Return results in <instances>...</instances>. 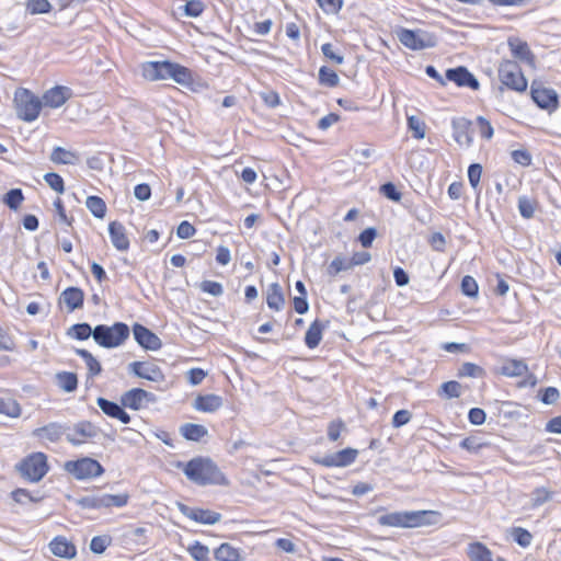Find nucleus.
Listing matches in <instances>:
<instances>
[{
  "instance_id": "f257e3e1",
  "label": "nucleus",
  "mask_w": 561,
  "mask_h": 561,
  "mask_svg": "<svg viewBox=\"0 0 561 561\" xmlns=\"http://www.w3.org/2000/svg\"><path fill=\"white\" fill-rule=\"evenodd\" d=\"M440 519L437 511L391 512L378 517V524L386 527L416 528L435 525Z\"/></svg>"
},
{
  "instance_id": "f03ea898",
  "label": "nucleus",
  "mask_w": 561,
  "mask_h": 561,
  "mask_svg": "<svg viewBox=\"0 0 561 561\" xmlns=\"http://www.w3.org/2000/svg\"><path fill=\"white\" fill-rule=\"evenodd\" d=\"M188 480L199 485H228L229 481L215 462L208 458H194L184 468Z\"/></svg>"
},
{
  "instance_id": "7ed1b4c3",
  "label": "nucleus",
  "mask_w": 561,
  "mask_h": 561,
  "mask_svg": "<svg viewBox=\"0 0 561 561\" xmlns=\"http://www.w3.org/2000/svg\"><path fill=\"white\" fill-rule=\"evenodd\" d=\"M145 79L150 81L173 79L176 83L186 84L191 80V71L170 61H147L141 65Z\"/></svg>"
},
{
  "instance_id": "20e7f679",
  "label": "nucleus",
  "mask_w": 561,
  "mask_h": 561,
  "mask_svg": "<svg viewBox=\"0 0 561 561\" xmlns=\"http://www.w3.org/2000/svg\"><path fill=\"white\" fill-rule=\"evenodd\" d=\"M129 333L128 325L123 322H116L111 327L99 324L94 328L93 340L104 348H115L124 344Z\"/></svg>"
},
{
  "instance_id": "39448f33",
  "label": "nucleus",
  "mask_w": 561,
  "mask_h": 561,
  "mask_svg": "<svg viewBox=\"0 0 561 561\" xmlns=\"http://www.w3.org/2000/svg\"><path fill=\"white\" fill-rule=\"evenodd\" d=\"M399 42L412 50H421L435 47L437 39L435 35L424 30L399 28L396 31Z\"/></svg>"
},
{
  "instance_id": "423d86ee",
  "label": "nucleus",
  "mask_w": 561,
  "mask_h": 561,
  "mask_svg": "<svg viewBox=\"0 0 561 561\" xmlns=\"http://www.w3.org/2000/svg\"><path fill=\"white\" fill-rule=\"evenodd\" d=\"M18 469L26 480L38 482L48 471L47 457L43 453H33L19 463Z\"/></svg>"
},
{
  "instance_id": "0eeeda50",
  "label": "nucleus",
  "mask_w": 561,
  "mask_h": 561,
  "mask_svg": "<svg viewBox=\"0 0 561 561\" xmlns=\"http://www.w3.org/2000/svg\"><path fill=\"white\" fill-rule=\"evenodd\" d=\"M14 103L18 116L25 122L35 121L42 108L41 100L28 90L16 91Z\"/></svg>"
},
{
  "instance_id": "6e6552de",
  "label": "nucleus",
  "mask_w": 561,
  "mask_h": 561,
  "mask_svg": "<svg viewBox=\"0 0 561 561\" xmlns=\"http://www.w3.org/2000/svg\"><path fill=\"white\" fill-rule=\"evenodd\" d=\"M499 77L504 85L517 92H524L527 88V80L516 61L503 60L499 67Z\"/></svg>"
},
{
  "instance_id": "1a4fd4ad",
  "label": "nucleus",
  "mask_w": 561,
  "mask_h": 561,
  "mask_svg": "<svg viewBox=\"0 0 561 561\" xmlns=\"http://www.w3.org/2000/svg\"><path fill=\"white\" fill-rule=\"evenodd\" d=\"M65 470L78 480L95 478L104 472L100 462L89 457L67 461L65 463Z\"/></svg>"
},
{
  "instance_id": "9d476101",
  "label": "nucleus",
  "mask_w": 561,
  "mask_h": 561,
  "mask_svg": "<svg viewBox=\"0 0 561 561\" xmlns=\"http://www.w3.org/2000/svg\"><path fill=\"white\" fill-rule=\"evenodd\" d=\"M157 401L152 392L146 391L141 388H133L121 397V403L124 408L130 410H140L147 408L149 403Z\"/></svg>"
},
{
  "instance_id": "9b49d317",
  "label": "nucleus",
  "mask_w": 561,
  "mask_h": 561,
  "mask_svg": "<svg viewBox=\"0 0 561 561\" xmlns=\"http://www.w3.org/2000/svg\"><path fill=\"white\" fill-rule=\"evenodd\" d=\"M358 456V450L354 448H345L340 451L314 458V462L323 467H347L352 465Z\"/></svg>"
},
{
  "instance_id": "f8f14e48",
  "label": "nucleus",
  "mask_w": 561,
  "mask_h": 561,
  "mask_svg": "<svg viewBox=\"0 0 561 561\" xmlns=\"http://www.w3.org/2000/svg\"><path fill=\"white\" fill-rule=\"evenodd\" d=\"M178 507L184 516L201 524L214 525L221 519V514L210 510L192 508L182 503H179Z\"/></svg>"
},
{
  "instance_id": "ddd939ff",
  "label": "nucleus",
  "mask_w": 561,
  "mask_h": 561,
  "mask_svg": "<svg viewBox=\"0 0 561 561\" xmlns=\"http://www.w3.org/2000/svg\"><path fill=\"white\" fill-rule=\"evenodd\" d=\"M471 125V121L465 117H455L451 119L453 137L459 146L468 148L472 145Z\"/></svg>"
},
{
  "instance_id": "4468645a",
  "label": "nucleus",
  "mask_w": 561,
  "mask_h": 561,
  "mask_svg": "<svg viewBox=\"0 0 561 561\" xmlns=\"http://www.w3.org/2000/svg\"><path fill=\"white\" fill-rule=\"evenodd\" d=\"M531 98L540 108L552 112L558 107V94L552 89L533 84Z\"/></svg>"
},
{
  "instance_id": "2eb2a0df",
  "label": "nucleus",
  "mask_w": 561,
  "mask_h": 561,
  "mask_svg": "<svg viewBox=\"0 0 561 561\" xmlns=\"http://www.w3.org/2000/svg\"><path fill=\"white\" fill-rule=\"evenodd\" d=\"M128 370L135 376L150 381L157 382L163 379L161 369L151 363L133 362L128 365Z\"/></svg>"
},
{
  "instance_id": "dca6fc26",
  "label": "nucleus",
  "mask_w": 561,
  "mask_h": 561,
  "mask_svg": "<svg viewBox=\"0 0 561 561\" xmlns=\"http://www.w3.org/2000/svg\"><path fill=\"white\" fill-rule=\"evenodd\" d=\"M133 333L136 342L146 350L157 351L162 345L159 336L141 324L136 323Z\"/></svg>"
},
{
  "instance_id": "f3484780",
  "label": "nucleus",
  "mask_w": 561,
  "mask_h": 561,
  "mask_svg": "<svg viewBox=\"0 0 561 561\" xmlns=\"http://www.w3.org/2000/svg\"><path fill=\"white\" fill-rule=\"evenodd\" d=\"M72 96V91L68 87L57 85L46 91L43 95L45 105L57 108L64 105Z\"/></svg>"
},
{
  "instance_id": "a211bd4d",
  "label": "nucleus",
  "mask_w": 561,
  "mask_h": 561,
  "mask_svg": "<svg viewBox=\"0 0 561 561\" xmlns=\"http://www.w3.org/2000/svg\"><path fill=\"white\" fill-rule=\"evenodd\" d=\"M446 78L459 87H468L472 90L479 89V81L465 67H457L446 71Z\"/></svg>"
},
{
  "instance_id": "6ab92c4d",
  "label": "nucleus",
  "mask_w": 561,
  "mask_h": 561,
  "mask_svg": "<svg viewBox=\"0 0 561 561\" xmlns=\"http://www.w3.org/2000/svg\"><path fill=\"white\" fill-rule=\"evenodd\" d=\"M66 432V426L60 423L51 422L45 426L37 427L32 432V436L39 440H48L50 443L58 442Z\"/></svg>"
},
{
  "instance_id": "aec40b11",
  "label": "nucleus",
  "mask_w": 561,
  "mask_h": 561,
  "mask_svg": "<svg viewBox=\"0 0 561 561\" xmlns=\"http://www.w3.org/2000/svg\"><path fill=\"white\" fill-rule=\"evenodd\" d=\"M507 45L514 58L530 66L535 64V56L526 42L512 36L507 39Z\"/></svg>"
},
{
  "instance_id": "412c9836",
  "label": "nucleus",
  "mask_w": 561,
  "mask_h": 561,
  "mask_svg": "<svg viewBox=\"0 0 561 561\" xmlns=\"http://www.w3.org/2000/svg\"><path fill=\"white\" fill-rule=\"evenodd\" d=\"M50 552L64 559H72L77 554L76 546L64 536H57L49 542Z\"/></svg>"
},
{
  "instance_id": "4be33fe9",
  "label": "nucleus",
  "mask_w": 561,
  "mask_h": 561,
  "mask_svg": "<svg viewBox=\"0 0 561 561\" xmlns=\"http://www.w3.org/2000/svg\"><path fill=\"white\" fill-rule=\"evenodd\" d=\"M96 403L102 412L107 416L117 419L124 424H128L130 422V416L125 412L123 405L104 398H98Z\"/></svg>"
},
{
  "instance_id": "5701e85b",
  "label": "nucleus",
  "mask_w": 561,
  "mask_h": 561,
  "mask_svg": "<svg viewBox=\"0 0 561 561\" xmlns=\"http://www.w3.org/2000/svg\"><path fill=\"white\" fill-rule=\"evenodd\" d=\"M96 435L95 427L90 422H80L76 424L71 433L67 434V440L72 445H81L85 438Z\"/></svg>"
},
{
  "instance_id": "b1692460",
  "label": "nucleus",
  "mask_w": 561,
  "mask_h": 561,
  "mask_svg": "<svg viewBox=\"0 0 561 561\" xmlns=\"http://www.w3.org/2000/svg\"><path fill=\"white\" fill-rule=\"evenodd\" d=\"M108 232L113 245L118 251H127L129 248V240L126 236L125 227L117 221H112L108 225Z\"/></svg>"
},
{
  "instance_id": "393cba45",
  "label": "nucleus",
  "mask_w": 561,
  "mask_h": 561,
  "mask_svg": "<svg viewBox=\"0 0 561 561\" xmlns=\"http://www.w3.org/2000/svg\"><path fill=\"white\" fill-rule=\"evenodd\" d=\"M222 398L217 394H205L197 396L193 407L197 411L213 413L222 407Z\"/></svg>"
},
{
  "instance_id": "a878e982",
  "label": "nucleus",
  "mask_w": 561,
  "mask_h": 561,
  "mask_svg": "<svg viewBox=\"0 0 561 561\" xmlns=\"http://www.w3.org/2000/svg\"><path fill=\"white\" fill-rule=\"evenodd\" d=\"M84 294L78 287H69L65 289L60 295V302H64L68 311H73L78 308H81L83 305Z\"/></svg>"
},
{
  "instance_id": "bb28decb",
  "label": "nucleus",
  "mask_w": 561,
  "mask_h": 561,
  "mask_svg": "<svg viewBox=\"0 0 561 561\" xmlns=\"http://www.w3.org/2000/svg\"><path fill=\"white\" fill-rule=\"evenodd\" d=\"M266 304L268 308L279 311L285 305L283 289L278 283H272L266 291Z\"/></svg>"
},
{
  "instance_id": "cd10ccee",
  "label": "nucleus",
  "mask_w": 561,
  "mask_h": 561,
  "mask_svg": "<svg viewBox=\"0 0 561 561\" xmlns=\"http://www.w3.org/2000/svg\"><path fill=\"white\" fill-rule=\"evenodd\" d=\"M527 371V364L520 359H507L501 366V374L507 377H520Z\"/></svg>"
},
{
  "instance_id": "c85d7f7f",
  "label": "nucleus",
  "mask_w": 561,
  "mask_h": 561,
  "mask_svg": "<svg viewBox=\"0 0 561 561\" xmlns=\"http://www.w3.org/2000/svg\"><path fill=\"white\" fill-rule=\"evenodd\" d=\"M323 329L324 324L321 323L319 320H314L310 324L305 335V343L309 348H314L320 344L322 340Z\"/></svg>"
},
{
  "instance_id": "c756f323",
  "label": "nucleus",
  "mask_w": 561,
  "mask_h": 561,
  "mask_svg": "<svg viewBox=\"0 0 561 561\" xmlns=\"http://www.w3.org/2000/svg\"><path fill=\"white\" fill-rule=\"evenodd\" d=\"M467 553L471 561H493L491 550L481 542L470 543Z\"/></svg>"
},
{
  "instance_id": "7c9ffc66",
  "label": "nucleus",
  "mask_w": 561,
  "mask_h": 561,
  "mask_svg": "<svg viewBox=\"0 0 561 561\" xmlns=\"http://www.w3.org/2000/svg\"><path fill=\"white\" fill-rule=\"evenodd\" d=\"M181 434L188 440L198 442L207 435L208 431L204 425L186 423L180 428Z\"/></svg>"
},
{
  "instance_id": "2f4dec72",
  "label": "nucleus",
  "mask_w": 561,
  "mask_h": 561,
  "mask_svg": "<svg viewBox=\"0 0 561 561\" xmlns=\"http://www.w3.org/2000/svg\"><path fill=\"white\" fill-rule=\"evenodd\" d=\"M79 156L70 150L62 147H55L50 153V160L54 163L60 164H73L78 160Z\"/></svg>"
},
{
  "instance_id": "473e14b6",
  "label": "nucleus",
  "mask_w": 561,
  "mask_h": 561,
  "mask_svg": "<svg viewBox=\"0 0 561 561\" xmlns=\"http://www.w3.org/2000/svg\"><path fill=\"white\" fill-rule=\"evenodd\" d=\"M75 352L84 360L89 370V376L94 377L101 374L102 366L100 362L89 351L76 348Z\"/></svg>"
},
{
  "instance_id": "72a5a7b5",
  "label": "nucleus",
  "mask_w": 561,
  "mask_h": 561,
  "mask_svg": "<svg viewBox=\"0 0 561 561\" xmlns=\"http://www.w3.org/2000/svg\"><path fill=\"white\" fill-rule=\"evenodd\" d=\"M57 385L66 392H72L78 387V378L75 373L61 371L56 374Z\"/></svg>"
},
{
  "instance_id": "f704fd0d",
  "label": "nucleus",
  "mask_w": 561,
  "mask_h": 561,
  "mask_svg": "<svg viewBox=\"0 0 561 561\" xmlns=\"http://www.w3.org/2000/svg\"><path fill=\"white\" fill-rule=\"evenodd\" d=\"M215 558L218 561H240V551L229 543H221L215 550Z\"/></svg>"
},
{
  "instance_id": "c9c22d12",
  "label": "nucleus",
  "mask_w": 561,
  "mask_h": 561,
  "mask_svg": "<svg viewBox=\"0 0 561 561\" xmlns=\"http://www.w3.org/2000/svg\"><path fill=\"white\" fill-rule=\"evenodd\" d=\"M553 492L545 486L537 488L531 493L530 506L533 508L539 507L552 499Z\"/></svg>"
},
{
  "instance_id": "e433bc0d",
  "label": "nucleus",
  "mask_w": 561,
  "mask_h": 561,
  "mask_svg": "<svg viewBox=\"0 0 561 561\" xmlns=\"http://www.w3.org/2000/svg\"><path fill=\"white\" fill-rule=\"evenodd\" d=\"M85 206L96 218H103L105 216L106 205L101 197L89 196Z\"/></svg>"
},
{
  "instance_id": "4c0bfd02",
  "label": "nucleus",
  "mask_w": 561,
  "mask_h": 561,
  "mask_svg": "<svg viewBox=\"0 0 561 561\" xmlns=\"http://www.w3.org/2000/svg\"><path fill=\"white\" fill-rule=\"evenodd\" d=\"M0 413L10 417H19L21 405L14 399H0Z\"/></svg>"
},
{
  "instance_id": "58836bf2",
  "label": "nucleus",
  "mask_w": 561,
  "mask_h": 561,
  "mask_svg": "<svg viewBox=\"0 0 561 561\" xmlns=\"http://www.w3.org/2000/svg\"><path fill=\"white\" fill-rule=\"evenodd\" d=\"M68 334L77 340L83 341L88 340L90 336L93 337L94 329H92L88 323H77L69 329Z\"/></svg>"
},
{
  "instance_id": "ea45409f",
  "label": "nucleus",
  "mask_w": 561,
  "mask_h": 561,
  "mask_svg": "<svg viewBox=\"0 0 561 561\" xmlns=\"http://www.w3.org/2000/svg\"><path fill=\"white\" fill-rule=\"evenodd\" d=\"M25 7L26 11L32 15L48 13L51 10V4L48 0H27Z\"/></svg>"
},
{
  "instance_id": "a19ab883",
  "label": "nucleus",
  "mask_w": 561,
  "mask_h": 561,
  "mask_svg": "<svg viewBox=\"0 0 561 561\" xmlns=\"http://www.w3.org/2000/svg\"><path fill=\"white\" fill-rule=\"evenodd\" d=\"M438 394L447 399L459 398L461 394V385L454 380L444 382L438 390Z\"/></svg>"
},
{
  "instance_id": "79ce46f5",
  "label": "nucleus",
  "mask_w": 561,
  "mask_h": 561,
  "mask_svg": "<svg viewBox=\"0 0 561 561\" xmlns=\"http://www.w3.org/2000/svg\"><path fill=\"white\" fill-rule=\"evenodd\" d=\"M103 507H123L128 503L129 495L127 493L122 494H101Z\"/></svg>"
},
{
  "instance_id": "37998d69",
  "label": "nucleus",
  "mask_w": 561,
  "mask_h": 561,
  "mask_svg": "<svg viewBox=\"0 0 561 561\" xmlns=\"http://www.w3.org/2000/svg\"><path fill=\"white\" fill-rule=\"evenodd\" d=\"M187 551L195 561L209 560V548L199 541H194V543L187 548Z\"/></svg>"
},
{
  "instance_id": "c03bdc74",
  "label": "nucleus",
  "mask_w": 561,
  "mask_h": 561,
  "mask_svg": "<svg viewBox=\"0 0 561 561\" xmlns=\"http://www.w3.org/2000/svg\"><path fill=\"white\" fill-rule=\"evenodd\" d=\"M319 81L323 85L333 88L339 84L340 79L334 70L323 66L319 70Z\"/></svg>"
},
{
  "instance_id": "a18cd8bd",
  "label": "nucleus",
  "mask_w": 561,
  "mask_h": 561,
  "mask_svg": "<svg viewBox=\"0 0 561 561\" xmlns=\"http://www.w3.org/2000/svg\"><path fill=\"white\" fill-rule=\"evenodd\" d=\"M12 499L19 504H26L27 502L37 503L42 501V496L34 495L25 489H16L11 493Z\"/></svg>"
},
{
  "instance_id": "49530a36",
  "label": "nucleus",
  "mask_w": 561,
  "mask_h": 561,
  "mask_svg": "<svg viewBox=\"0 0 561 561\" xmlns=\"http://www.w3.org/2000/svg\"><path fill=\"white\" fill-rule=\"evenodd\" d=\"M23 199L24 196L20 188L10 190L3 197L4 204L13 210H16L19 208Z\"/></svg>"
},
{
  "instance_id": "de8ad7c7",
  "label": "nucleus",
  "mask_w": 561,
  "mask_h": 561,
  "mask_svg": "<svg viewBox=\"0 0 561 561\" xmlns=\"http://www.w3.org/2000/svg\"><path fill=\"white\" fill-rule=\"evenodd\" d=\"M511 534L514 541H516L520 547L526 548L530 546L533 535L527 529L522 527H514L512 528Z\"/></svg>"
},
{
  "instance_id": "09e8293b",
  "label": "nucleus",
  "mask_w": 561,
  "mask_h": 561,
  "mask_svg": "<svg viewBox=\"0 0 561 561\" xmlns=\"http://www.w3.org/2000/svg\"><path fill=\"white\" fill-rule=\"evenodd\" d=\"M408 127L413 133L414 138L423 139L425 137V123L417 116H408Z\"/></svg>"
},
{
  "instance_id": "8fccbe9b",
  "label": "nucleus",
  "mask_w": 561,
  "mask_h": 561,
  "mask_svg": "<svg viewBox=\"0 0 561 561\" xmlns=\"http://www.w3.org/2000/svg\"><path fill=\"white\" fill-rule=\"evenodd\" d=\"M112 538L108 535L95 536L91 539L90 549L93 553L101 554L111 545Z\"/></svg>"
},
{
  "instance_id": "3c124183",
  "label": "nucleus",
  "mask_w": 561,
  "mask_h": 561,
  "mask_svg": "<svg viewBox=\"0 0 561 561\" xmlns=\"http://www.w3.org/2000/svg\"><path fill=\"white\" fill-rule=\"evenodd\" d=\"M483 374V368L473 363H463L458 369L459 377L479 378L482 377Z\"/></svg>"
},
{
  "instance_id": "603ef678",
  "label": "nucleus",
  "mask_w": 561,
  "mask_h": 561,
  "mask_svg": "<svg viewBox=\"0 0 561 561\" xmlns=\"http://www.w3.org/2000/svg\"><path fill=\"white\" fill-rule=\"evenodd\" d=\"M518 209L524 218L529 219L534 217L536 203L526 196H522L518 199Z\"/></svg>"
},
{
  "instance_id": "864d4df0",
  "label": "nucleus",
  "mask_w": 561,
  "mask_h": 561,
  "mask_svg": "<svg viewBox=\"0 0 561 561\" xmlns=\"http://www.w3.org/2000/svg\"><path fill=\"white\" fill-rule=\"evenodd\" d=\"M351 268H353V267H352V264H351L350 260H347L345 257H342V256H336L330 263L328 272H329L330 275H336L340 272L348 271Z\"/></svg>"
},
{
  "instance_id": "5fc2aeb1",
  "label": "nucleus",
  "mask_w": 561,
  "mask_h": 561,
  "mask_svg": "<svg viewBox=\"0 0 561 561\" xmlns=\"http://www.w3.org/2000/svg\"><path fill=\"white\" fill-rule=\"evenodd\" d=\"M44 181L55 192H57L59 194H62L65 192L64 180L59 174L54 173V172L46 173L44 175Z\"/></svg>"
},
{
  "instance_id": "6e6d98bb",
  "label": "nucleus",
  "mask_w": 561,
  "mask_h": 561,
  "mask_svg": "<svg viewBox=\"0 0 561 561\" xmlns=\"http://www.w3.org/2000/svg\"><path fill=\"white\" fill-rule=\"evenodd\" d=\"M77 504L82 508L96 510L102 508L104 503H102V496L100 495H87L79 500H77Z\"/></svg>"
},
{
  "instance_id": "4d7b16f0",
  "label": "nucleus",
  "mask_w": 561,
  "mask_h": 561,
  "mask_svg": "<svg viewBox=\"0 0 561 561\" xmlns=\"http://www.w3.org/2000/svg\"><path fill=\"white\" fill-rule=\"evenodd\" d=\"M205 9L203 1L201 0H190L183 5V10L185 15L191 18L199 16Z\"/></svg>"
},
{
  "instance_id": "13d9d810",
  "label": "nucleus",
  "mask_w": 561,
  "mask_h": 561,
  "mask_svg": "<svg viewBox=\"0 0 561 561\" xmlns=\"http://www.w3.org/2000/svg\"><path fill=\"white\" fill-rule=\"evenodd\" d=\"M477 126L479 128V133L482 138L491 139L493 137L494 130L491 123L483 116H478L476 118Z\"/></svg>"
},
{
  "instance_id": "bf43d9fd",
  "label": "nucleus",
  "mask_w": 561,
  "mask_h": 561,
  "mask_svg": "<svg viewBox=\"0 0 561 561\" xmlns=\"http://www.w3.org/2000/svg\"><path fill=\"white\" fill-rule=\"evenodd\" d=\"M461 290L468 297L478 295V284L476 279L469 275L465 276L461 280Z\"/></svg>"
},
{
  "instance_id": "052dcab7",
  "label": "nucleus",
  "mask_w": 561,
  "mask_h": 561,
  "mask_svg": "<svg viewBox=\"0 0 561 561\" xmlns=\"http://www.w3.org/2000/svg\"><path fill=\"white\" fill-rule=\"evenodd\" d=\"M201 289L204 293H207L214 297L221 296L224 293L222 285L218 282H213V280H204L201 284Z\"/></svg>"
},
{
  "instance_id": "680f3d73",
  "label": "nucleus",
  "mask_w": 561,
  "mask_h": 561,
  "mask_svg": "<svg viewBox=\"0 0 561 561\" xmlns=\"http://www.w3.org/2000/svg\"><path fill=\"white\" fill-rule=\"evenodd\" d=\"M380 192L388 199L399 202L401 199V193L397 190L396 185L391 182L385 183L380 186Z\"/></svg>"
},
{
  "instance_id": "e2e57ef3",
  "label": "nucleus",
  "mask_w": 561,
  "mask_h": 561,
  "mask_svg": "<svg viewBox=\"0 0 561 561\" xmlns=\"http://www.w3.org/2000/svg\"><path fill=\"white\" fill-rule=\"evenodd\" d=\"M322 54L333 62L341 65L344 61V57L334 51V47L331 43H325L321 47Z\"/></svg>"
},
{
  "instance_id": "0e129e2a",
  "label": "nucleus",
  "mask_w": 561,
  "mask_h": 561,
  "mask_svg": "<svg viewBox=\"0 0 561 561\" xmlns=\"http://www.w3.org/2000/svg\"><path fill=\"white\" fill-rule=\"evenodd\" d=\"M512 159L523 167H528L531 164V154L524 149L514 150L512 152Z\"/></svg>"
},
{
  "instance_id": "69168bd1",
  "label": "nucleus",
  "mask_w": 561,
  "mask_h": 561,
  "mask_svg": "<svg viewBox=\"0 0 561 561\" xmlns=\"http://www.w3.org/2000/svg\"><path fill=\"white\" fill-rule=\"evenodd\" d=\"M482 174V167L478 163H473L468 169V179L473 188L479 185Z\"/></svg>"
},
{
  "instance_id": "338daca9",
  "label": "nucleus",
  "mask_w": 561,
  "mask_h": 561,
  "mask_svg": "<svg viewBox=\"0 0 561 561\" xmlns=\"http://www.w3.org/2000/svg\"><path fill=\"white\" fill-rule=\"evenodd\" d=\"M412 414L408 410H399L392 417V426L401 427L410 422Z\"/></svg>"
},
{
  "instance_id": "774afa93",
  "label": "nucleus",
  "mask_w": 561,
  "mask_h": 561,
  "mask_svg": "<svg viewBox=\"0 0 561 561\" xmlns=\"http://www.w3.org/2000/svg\"><path fill=\"white\" fill-rule=\"evenodd\" d=\"M376 236V229L370 227L360 232L358 240L364 248H370Z\"/></svg>"
}]
</instances>
